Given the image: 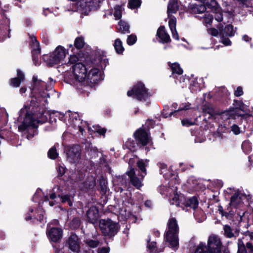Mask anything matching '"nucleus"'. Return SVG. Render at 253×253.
I'll return each instance as SVG.
<instances>
[{
	"label": "nucleus",
	"mask_w": 253,
	"mask_h": 253,
	"mask_svg": "<svg viewBox=\"0 0 253 253\" xmlns=\"http://www.w3.org/2000/svg\"><path fill=\"white\" fill-rule=\"evenodd\" d=\"M49 80L50 83L46 85L45 91V83L38 80L37 76H33L31 88L33 97L30 102L25 104L19 112L17 122L20 124L18 126V130L22 133H27L26 137L28 140L38 134L39 124L46 122L50 116L48 111L39 107L41 104L47 103V99L49 97L47 90L52 88L55 83L51 78Z\"/></svg>",
	"instance_id": "1"
},
{
	"label": "nucleus",
	"mask_w": 253,
	"mask_h": 253,
	"mask_svg": "<svg viewBox=\"0 0 253 253\" xmlns=\"http://www.w3.org/2000/svg\"><path fill=\"white\" fill-rule=\"evenodd\" d=\"M79 53L70 55L68 64H72V72L65 75L66 82L74 86L82 92H88L95 85L101 80V69H104L108 63V59L102 52L95 53V58L92 61L90 65H85L82 63H77L79 61L77 56Z\"/></svg>",
	"instance_id": "2"
},
{
	"label": "nucleus",
	"mask_w": 253,
	"mask_h": 253,
	"mask_svg": "<svg viewBox=\"0 0 253 253\" xmlns=\"http://www.w3.org/2000/svg\"><path fill=\"white\" fill-rule=\"evenodd\" d=\"M160 173L163 174L168 183L160 186V191L162 195L169 197V203L171 205L181 207L183 210L188 211L189 209L195 210L197 208L199 202L196 197L185 198L179 196L177 192L178 178L177 173L171 169H168L167 166L164 164H160Z\"/></svg>",
	"instance_id": "3"
},
{
	"label": "nucleus",
	"mask_w": 253,
	"mask_h": 253,
	"mask_svg": "<svg viewBox=\"0 0 253 253\" xmlns=\"http://www.w3.org/2000/svg\"><path fill=\"white\" fill-rule=\"evenodd\" d=\"M59 115L60 120H62L65 116L66 118L69 117V123L70 126L74 128L75 130L80 132L82 135L85 134L86 129L89 135H93L97 133L100 135H104L106 130L104 128H102L97 125H93L92 127L85 121L81 120L78 114L73 112H68L65 115L56 113Z\"/></svg>",
	"instance_id": "4"
},
{
	"label": "nucleus",
	"mask_w": 253,
	"mask_h": 253,
	"mask_svg": "<svg viewBox=\"0 0 253 253\" xmlns=\"http://www.w3.org/2000/svg\"><path fill=\"white\" fill-rule=\"evenodd\" d=\"M168 228L164 238L169 243V247L176 250L179 247V227L175 218H170L167 224Z\"/></svg>",
	"instance_id": "5"
},
{
	"label": "nucleus",
	"mask_w": 253,
	"mask_h": 253,
	"mask_svg": "<svg viewBox=\"0 0 253 253\" xmlns=\"http://www.w3.org/2000/svg\"><path fill=\"white\" fill-rule=\"evenodd\" d=\"M149 160H139L137 162V165L139 168V177L136 176L134 169L131 167L129 168V170L126 172L131 184L137 188L142 186V180L146 175V167L148 165Z\"/></svg>",
	"instance_id": "6"
},
{
	"label": "nucleus",
	"mask_w": 253,
	"mask_h": 253,
	"mask_svg": "<svg viewBox=\"0 0 253 253\" xmlns=\"http://www.w3.org/2000/svg\"><path fill=\"white\" fill-rule=\"evenodd\" d=\"M252 196L247 190H237L231 196L230 207L235 209L242 207L243 205H249L252 203Z\"/></svg>",
	"instance_id": "7"
},
{
	"label": "nucleus",
	"mask_w": 253,
	"mask_h": 253,
	"mask_svg": "<svg viewBox=\"0 0 253 253\" xmlns=\"http://www.w3.org/2000/svg\"><path fill=\"white\" fill-rule=\"evenodd\" d=\"M127 96L136 98L140 101H145L146 105L150 103L149 101L151 93L148 91L145 85L142 83H138L127 93Z\"/></svg>",
	"instance_id": "8"
},
{
	"label": "nucleus",
	"mask_w": 253,
	"mask_h": 253,
	"mask_svg": "<svg viewBox=\"0 0 253 253\" xmlns=\"http://www.w3.org/2000/svg\"><path fill=\"white\" fill-rule=\"evenodd\" d=\"M68 50L61 45H58L49 55L44 56L43 59L50 66L60 63L62 64L68 53Z\"/></svg>",
	"instance_id": "9"
},
{
	"label": "nucleus",
	"mask_w": 253,
	"mask_h": 253,
	"mask_svg": "<svg viewBox=\"0 0 253 253\" xmlns=\"http://www.w3.org/2000/svg\"><path fill=\"white\" fill-rule=\"evenodd\" d=\"M99 227L104 236L113 237L119 231L120 227L118 223L110 219H101Z\"/></svg>",
	"instance_id": "10"
},
{
	"label": "nucleus",
	"mask_w": 253,
	"mask_h": 253,
	"mask_svg": "<svg viewBox=\"0 0 253 253\" xmlns=\"http://www.w3.org/2000/svg\"><path fill=\"white\" fill-rule=\"evenodd\" d=\"M218 29L221 42L226 46L230 45L231 42L228 37L234 36L236 28L234 30L233 26L230 24L226 25L224 28L222 25L220 24L218 26Z\"/></svg>",
	"instance_id": "11"
},
{
	"label": "nucleus",
	"mask_w": 253,
	"mask_h": 253,
	"mask_svg": "<svg viewBox=\"0 0 253 253\" xmlns=\"http://www.w3.org/2000/svg\"><path fill=\"white\" fill-rule=\"evenodd\" d=\"M67 161L70 163H76L81 158V149L78 145L69 146L65 148Z\"/></svg>",
	"instance_id": "12"
},
{
	"label": "nucleus",
	"mask_w": 253,
	"mask_h": 253,
	"mask_svg": "<svg viewBox=\"0 0 253 253\" xmlns=\"http://www.w3.org/2000/svg\"><path fill=\"white\" fill-rule=\"evenodd\" d=\"M222 243L219 237L215 235L209 236L207 248L210 253H221Z\"/></svg>",
	"instance_id": "13"
},
{
	"label": "nucleus",
	"mask_w": 253,
	"mask_h": 253,
	"mask_svg": "<svg viewBox=\"0 0 253 253\" xmlns=\"http://www.w3.org/2000/svg\"><path fill=\"white\" fill-rule=\"evenodd\" d=\"M135 139L142 146L151 145L150 132L148 129L140 128L134 133Z\"/></svg>",
	"instance_id": "14"
},
{
	"label": "nucleus",
	"mask_w": 253,
	"mask_h": 253,
	"mask_svg": "<svg viewBox=\"0 0 253 253\" xmlns=\"http://www.w3.org/2000/svg\"><path fill=\"white\" fill-rule=\"evenodd\" d=\"M62 230L60 228H51L47 230V235L50 240L53 242H57L62 237Z\"/></svg>",
	"instance_id": "15"
},
{
	"label": "nucleus",
	"mask_w": 253,
	"mask_h": 253,
	"mask_svg": "<svg viewBox=\"0 0 253 253\" xmlns=\"http://www.w3.org/2000/svg\"><path fill=\"white\" fill-rule=\"evenodd\" d=\"M67 243L69 248L74 252L78 253L80 251V245L78 237L75 234H72L69 237Z\"/></svg>",
	"instance_id": "16"
},
{
	"label": "nucleus",
	"mask_w": 253,
	"mask_h": 253,
	"mask_svg": "<svg viewBox=\"0 0 253 253\" xmlns=\"http://www.w3.org/2000/svg\"><path fill=\"white\" fill-rule=\"evenodd\" d=\"M34 211V210L33 209H30L29 210V212L25 217V219L27 221H28L30 219H32L33 217L34 218L37 219L40 222L44 221V211H42V209L39 208L36 211L37 214H32L31 213H33Z\"/></svg>",
	"instance_id": "17"
},
{
	"label": "nucleus",
	"mask_w": 253,
	"mask_h": 253,
	"mask_svg": "<svg viewBox=\"0 0 253 253\" xmlns=\"http://www.w3.org/2000/svg\"><path fill=\"white\" fill-rule=\"evenodd\" d=\"M84 44V39L82 37H77L74 42V46L73 44H70L68 45V49H71L72 52L74 53H79L80 49L82 48Z\"/></svg>",
	"instance_id": "18"
},
{
	"label": "nucleus",
	"mask_w": 253,
	"mask_h": 253,
	"mask_svg": "<svg viewBox=\"0 0 253 253\" xmlns=\"http://www.w3.org/2000/svg\"><path fill=\"white\" fill-rule=\"evenodd\" d=\"M86 216L88 221L92 224L96 222L99 217L98 211L96 207L92 206L87 211Z\"/></svg>",
	"instance_id": "19"
},
{
	"label": "nucleus",
	"mask_w": 253,
	"mask_h": 253,
	"mask_svg": "<svg viewBox=\"0 0 253 253\" xmlns=\"http://www.w3.org/2000/svg\"><path fill=\"white\" fill-rule=\"evenodd\" d=\"M157 36L159 39V42L165 43L170 42L169 35L165 30L164 26H160L157 30Z\"/></svg>",
	"instance_id": "20"
},
{
	"label": "nucleus",
	"mask_w": 253,
	"mask_h": 253,
	"mask_svg": "<svg viewBox=\"0 0 253 253\" xmlns=\"http://www.w3.org/2000/svg\"><path fill=\"white\" fill-rule=\"evenodd\" d=\"M191 104L189 102L183 103L180 104L177 110L171 111L170 112V116H173L176 118L179 117L183 115V111H186L191 108Z\"/></svg>",
	"instance_id": "21"
},
{
	"label": "nucleus",
	"mask_w": 253,
	"mask_h": 253,
	"mask_svg": "<svg viewBox=\"0 0 253 253\" xmlns=\"http://www.w3.org/2000/svg\"><path fill=\"white\" fill-rule=\"evenodd\" d=\"M17 78H14L10 80V85L13 87H18L21 83L25 79L24 73L19 69L17 70Z\"/></svg>",
	"instance_id": "22"
},
{
	"label": "nucleus",
	"mask_w": 253,
	"mask_h": 253,
	"mask_svg": "<svg viewBox=\"0 0 253 253\" xmlns=\"http://www.w3.org/2000/svg\"><path fill=\"white\" fill-rule=\"evenodd\" d=\"M176 19L174 17H170L169 21V25L171 31L172 37L175 40H179V36L176 29Z\"/></svg>",
	"instance_id": "23"
},
{
	"label": "nucleus",
	"mask_w": 253,
	"mask_h": 253,
	"mask_svg": "<svg viewBox=\"0 0 253 253\" xmlns=\"http://www.w3.org/2000/svg\"><path fill=\"white\" fill-rule=\"evenodd\" d=\"M168 64L172 72L173 78H175V76H180L182 74L183 70L178 63L174 62L171 63L170 62H169Z\"/></svg>",
	"instance_id": "24"
},
{
	"label": "nucleus",
	"mask_w": 253,
	"mask_h": 253,
	"mask_svg": "<svg viewBox=\"0 0 253 253\" xmlns=\"http://www.w3.org/2000/svg\"><path fill=\"white\" fill-rule=\"evenodd\" d=\"M206 7L211 10H219V5L215 0H199Z\"/></svg>",
	"instance_id": "25"
},
{
	"label": "nucleus",
	"mask_w": 253,
	"mask_h": 253,
	"mask_svg": "<svg viewBox=\"0 0 253 253\" xmlns=\"http://www.w3.org/2000/svg\"><path fill=\"white\" fill-rule=\"evenodd\" d=\"M120 190L123 203H128L132 205L134 204V202L131 197L130 192L129 190L125 191L122 188H121Z\"/></svg>",
	"instance_id": "26"
},
{
	"label": "nucleus",
	"mask_w": 253,
	"mask_h": 253,
	"mask_svg": "<svg viewBox=\"0 0 253 253\" xmlns=\"http://www.w3.org/2000/svg\"><path fill=\"white\" fill-rule=\"evenodd\" d=\"M30 46L32 54H40V43L34 36L32 37L31 38Z\"/></svg>",
	"instance_id": "27"
},
{
	"label": "nucleus",
	"mask_w": 253,
	"mask_h": 253,
	"mask_svg": "<svg viewBox=\"0 0 253 253\" xmlns=\"http://www.w3.org/2000/svg\"><path fill=\"white\" fill-rule=\"evenodd\" d=\"M190 8L193 13L199 14L204 13L207 8L203 3L192 4L190 5Z\"/></svg>",
	"instance_id": "28"
},
{
	"label": "nucleus",
	"mask_w": 253,
	"mask_h": 253,
	"mask_svg": "<svg viewBox=\"0 0 253 253\" xmlns=\"http://www.w3.org/2000/svg\"><path fill=\"white\" fill-rule=\"evenodd\" d=\"M59 189L60 187L59 186L54 187L53 189L54 192L50 195L49 198L47 196H45L44 197V201H49V205L51 207L53 206L55 204V203L57 202V200H55L56 199V195L55 193L57 192V191L59 190Z\"/></svg>",
	"instance_id": "29"
},
{
	"label": "nucleus",
	"mask_w": 253,
	"mask_h": 253,
	"mask_svg": "<svg viewBox=\"0 0 253 253\" xmlns=\"http://www.w3.org/2000/svg\"><path fill=\"white\" fill-rule=\"evenodd\" d=\"M178 9V5L177 0H171L168 4V14L169 17L170 14L175 13Z\"/></svg>",
	"instance_id": "30"
},
{
	"label": "nucleus",
	"mask_w": 253,
	"mask_h": 253,
	"mask_svg": "<svg viewBox=\"0 0 253 253\" xmlns=\"http://www.w3.org/2000/svg\"><path fill=\"white\" fill-rule=\"evenodd\" d=\"M203 111L205 116H208V119H212L214 118V111L213 108L210 105H205L203 107Z\"/></svg>",
	"instance_id": "31"
},
{
	"label": "nucleus",
	"mask_w": 253,
	"mask_h": 253,
	"mask_svg": "<svg viewBox=\"0 0 253 253\" xmlns=\"http://www.w3.org/2000/svg\"><path fill=\"white\" fill-rule=\"evenodd\" d=\"M8 115L4 108L0 109V127L5 126L8 121Z\"/></svg>",
	"instance_id": "32"
},
{
	"label": "nucleus",
	"mask_w": 253,
	"mask_h": 253,
	"mask_svg": "<svg viewBox=\"0 0 253 253\" xmlns=\"http://www.w3.org/2000/svg\"><path fill=\"white\" fill-rule=\"evenodd\" d=\"M85 149L91 157H93L97 155V149L96 147L93 146L92 144L88 142L86 143Z\"/></svg>",
	"instance_id": "33"
},
{
	"label": "nucleus",
	"mask_w": 253,
	"mask_h": 253,
	"mask_svg": "<svg viewBox=\"0 0 253 253\" xmlns=\"http://www.w3.org/2000/svg\"><path fill=\"white\" fill-rule=\"evenodd\" d=\"M175 82L176 84H179L181 87L183 88L189 83V80L183 76H175Z\"/></svg>",
	"instance_id": "34"
},
{
	"label": "nucleus",
	"mask_w": 253,
	"mask_h": 253,
	"mask_svg": "<svg viewBox=\"0 0 253 253\" xmlns=\"http://www.w3.org/2000/svg\"><path fill=\"white\" fill-rule=\"evenodd\" d=\"M194 253H210L205 243L200 242L196 247Z\"/></svg>",
	"instance_id": "35"
},
{
	"label": "nucleus",
	"mask_w": 253,
	"mask_h": 253,
	"mask_svg": "<svg viewBox=\"0 0 253 253\" xmlns=\"http://www.w3.org/2000/svg\"><path fill=\"white\" fill-rule=\"evenodd\" d=\"M114 48L116 52L118 54H121L124 50V48L123 46V43L120 39H116L113 44Z\"/></svg>",
	"instance_id": "36"
},
{
	"label": "nucleus",
	"mask_w": 253,
	"mask_h": 253,
	"mask_svg": "<svg viewBox=\"0 0 253 253\" xmlns=\"http://www.w3.org/2000/svg\"><path fill=\"white\" fill-rule=\"evenodd\" d=\"M189 88L190 91L193 93H196L201 90V86L197 80L192 81Z\"/></svg>",
	"instance_id": "37"
},
{
	"label": "nucleus",
	"mask_w": 253,
	"mask_h": 253,
	"mask_svg": "<svg viewBox=\"0 0 253 253\" xmlns=\"http://www.w3.org/2000/svg\"><path fill=\"white\" fill-rule=\"evenodd\" d=\"M119 25L120 26V30L123 34L129 33L130 31L129 25L124 21H120L119 22Z\"/></svg>",
	"instance_id": "38"
},
{
	"label": "nucleus",
	"mask_w": 253,
	"mask_h": 253,
	"mask_svg": "<svg viewBox=\"0 0 253 253\" xmlns=\"http://www.w3.org/2000/svg\"><path fill=\"white\" fill-rule=\"evenodd\" d=\"M242 149L245 153L249 154L252 149V144L249 141H244L242 145Z\"/></svg>",
	"instance_id": "39"
},
{
	"label": "nucleus",
	"mask_w": 253,
	"mask_h": 253,
	"mask_svg": "<svg viewBox=\"0 0 253 253\" xmlns=\"http://www.w3.org/2000/svg\"><path fill=\"white\" fill-rule=\"evenodd\" d=\"M234 105L237 109L241 110L244 113L246 112L247 106L245 105L242 101L240 100H234Z\"/></svg>",
	"instance_id": "40"
},
{
	"label": "nucleus",
	"mask_w": 253,
	"mask_h": 253,
	"mask_svg": "<svg viewBox=\"0 0 253 253\" xmlns=\"http://www.w3.org/2000/svg\"><path fill=\"white\" fill-rule=\"evenodd\" d=\"M99 185L101 192L105 194L107 191V181L103 177H101L99 179Z\"/></svg>",
	"instance_id": "41"
},
{
	"label": "nucleus",
	"mask_w": 253,
	"mask_h": 253,
	"mask_svg": "<svg viewBox=\"0 0 253 253\" xmlns=\"http://www.w3.org/2000/svg\"><path fill=\"white\" fill-rule=\"evenodd\" d=\"M123 7L122 5H116L114 7V15L116 19H120L122 15Z\"/></svg>",
	"instance_id": "42"
},
{
	"label": "nucleus",
	"mask_w": 253,
	"mask_h": 253,
	"mask_svg": "<svg viewBox=\"0 0 253 253\" xmlns=\"http://www.w3.org/2000/svg\"><path fill=\"white\" fill-rule=\"evenodd\" d=\"M224 235L227 238H231L234 236V234L232 232L230 226L225 225L223 227Z\"/></svg>",
	"instance_id": "43"
},
{
	"label": "nucleus",
	"mask_w": 253,
	"mask_h": 253,
	"mask_svg": "<svg viewBox=\"0 0 253 253\" xmlns=\"http://www.w3.org/2000/svg\"><path fill=\"white\" fill-rule=\"evenodd\" d=\"M141 4V0H129L128 1V7L132 9H137Z\"/></svg>",
	"instance_id": "44"
},
{
	"label": "nucleus",
	"mask_w": 253,
	"mask_h": 253,
	"mask_svg": "<svg viewBox=\"0 0 253 253\" xmlns=\"http://www.w3.org/2000/svg\"><path fill=\"white\" fill-rule=\"evenodd\" d=\"M85 244L90 248H95L99 245V241L96 240L86 239L85 241Z\"/></svg>",
	"instance_id": "45"
},
{
	"label": "nucleus",
	"mask_w": 253,
	"mask_h": 253,
	"mask_svg": "<svg viewBox=\"0 0 253 253\" xmlns=\"http://www.w3.org/2000/svg\"><path fill=\"white\" fill-rule=\"evenodd\" d=\"M238 250L237 253H247L244 242L241 239H238Z\"/></svg>",
	"instance_id": "46"
},
{
	"label": "nucleus",
	"mask_w": 253,
	"mask_h": 253,
	"mask_svg": "<svg viewBox=\"0 0 253 253\" xmlns=\"http://www.w3.org/2000/svg\"><path fill=\"white\" fill-rule=\"evenodd\" d=\"M58 154L57 152L56 149L55 147L51 148L48 152V156L49 158L51 159H55L58 156Z\"/></svg>",
	"instance_id": "47"
},
{
	"label": "nucleus",
	"mask_w": 253,
	"mask_h": 253,
	"mask_svg": "<svg viewBox=\"0 0 253 253\" xmlns=\"http://www.w3.org/2000/svg\"><path fill=\"white\" fill-rule=\"evenodd\" d=\"M58 196L60 198L62 203L67 202L70 206H72V203L70 198V196L68 195H61L58 194Z\"/></svg>",
	"instance_id": "48"
},
{
	"label": "nucleus",
	"mask_w": 253,
	"mask_h": 253,
	"mask_svg": "<svg viewBox=\"0 0 253 253\" xmlns=\"http://www.w3.org/2000/svg\"><path fill=\"white\" fill-rule=\"evenodd\" d=\"M150 240H151L149 238L148 239H147V247L148 249L151 251V252H153L155 250L156 247V243L155 241H151Z\"/></svg>",
	"instance_id": "49"
},
{
	"label": "nucleus",
	"mask_w": 253,
	"mask_h": 253,
	"mask_svg": "<svg viewBox=\"0 0 253 253\" xmlns=\"http://www.w3.org/2000/svg\"><path fill=\"white\" fill-rule=\"evenodd\" d=\"M56 169L58 175L60 176L63 175L66 170V169L63 164H58L57 166Z\"/></svg>",
	"instance_id": "50"
},
{
	"label": "nucleus",
	"mask_w": 253,
	"mask_h": 253,
	"mask_svg": "<svg viewBox=\"0 0 253 253\" xmlns=\"http://www.w3.org/2000/svg\"><path fill=\"white\" fill-rule=\"evenodd\" d=\"M86 185L87 188L91 189L93 188L96 185V181L95 178L93 176H91L88 179V181L86 182Z\"/></svg>",
	"instance_id": "51"
},
{
	"label": "nucleus",
	"mask_w": 253,
	"mask_h": 253,
	"mask_svg": "<svg viewBox=\"0 0 253 253\" xmlns=\"http://www.w3.org/2000/svg\"><path fill=\"white\" fill-rule=\"evenodd\" d=\"M214 13V18L218 22H220L223 19L222 14L221 12V9L220 7L219 6V10L216 11V10H212Z\"/></svg>",
	"instance_id": "52"
},
{
	"label": "nucleus",
	"mask_w": 253,
	"mask_h": 253,
	"mask_svg": "<svg viewBox=\"0 0 253 253\" xmlns=\"http://www.w3.org/2000/svg\"><path fill=\"white\" fill-rule=\"evenodd\" d=\"M136 37L135 35L131 34L128 36L127 39V43L129 45L134 44L136 42Z\"/></svg>",
	"instance_id": "53"
},
{
	"label": "nucleus",
	"mask_w": 253,
	"mask_h": 253,
	"mask_svg": "<svg viewBox=\"0 0 253 253\" xmlns=\"http://www.w3.org/2000/svg\"><path fill=\"white\" fill-rule=\"evenodd\" d=\"M181 124L183 126L188 127L195 124V121L188 119H185L181 120Z\"/></svg>",
	"instance_id": "54"
},
{
	"label": "nucleus",
	"mask_w": 253,
	"mask_h": 253,
	"mask_svg": "<svg viewBox=\"0 0 253 253\" xmlns=\"http://www.w3.org/2000/svg\"><path fill=\"white\" fill-rule=\"evenodd\" d=\"M42 195V190L41 189H38L33 197V201L37 202H38L39 204H41V202L39 201V197Z\"/></svg>",
	"instance_id": "55"
},
{
	"label": "nucleus",
	"mask_w": 253,
	"mask_h": 253,
	"mask_svg": "<svg viewBox=\"0 0 253 253\" xmlns=\"http://www.w3.org/2000/svg\"><path fill=\"white\" fill-rule=\"evenodd\" d=\"M208 33L210 35H211L214 37L217 36L218 35H219V30H217V29L214 28H210L208 29Z\"/></svg>",
	"instance_id": "56"
},
{
	"label": "nucleus",
	"mask_w": 253,
	"mask_h": 253,
	"mask_svg": "<svg viewBox=\"0 0 253 253\" xmlns=\"http://www.w3.org/2000/svg\"><path fill=\"white\" fill-rule=\"evenodd\" d=\"M239 115L242 117V119L247 122H248V121L253 119V116H252V115L242 113L239 114Z\"/></svg>",
	"instance_id": "57"
},
{
	"label": "nucleus",
	"mask_w": 253,
	"mask_h": 253,
	"mask_svg": "<svg viewBox=\"0 0 253 253\" xmlns=\"http://www.w3.org/2000/svg\"><path fill=\"white\" fill-rule=\"evenodd\" d=\"M231 131L235 135L239 134L241 132L240 127L236 125H233L231 126Z\"/></svg>",
	"instance_id": "58"
},
{
	"label": "nucleus",
	"mask_w": 253,
	"mask_h": 253,
	"mask_svg": "<svg viewBox=\"0 0 253 253\" xmlns=\"http://www.w3.org/2000/svg\"><path fill=\"white\" fill-rule=\"evenodd\" d=\"M205 19L207 24H211L213 20V16L210 14H206Z\"/></svg>",
	"instance_id": "59"
},
{
	"label": "nucleus",
	"mask_w": 253,
	"mask_h": 253,
	"mask_svg": "<svg viewBox=\"0 0 253 253\" xmlns=\"http://www.w3.org/2000/svg\"><path fill=\"white\" fill-rule=\"evenodd\" d=\"M80 221L77 218L74 219L71 222V226H72L73 228H78L80 226Z\"/></svg>",
	"instance_id": "60"
},
{
	"label": "nucleus",
	"mask_w": 253,
	"mask_h": 253,
	"mask_svg": "<svg viewBox=\"0 0 253 253\" xmlns=\"http://www.w3.org/2000/svg\"><path fill=\"white\" fill-rule=\"evenodd\" d=\"M39 54H32L33 61V62H34V64L36 66H38L40 64V60L39 59V58L38 57V55Z\"/></svg>",
	"instance_id": "61"
},
{
	"label": "nucleus",
	"mask_w": 253,
	"mask_h": 253,
	"mask_svg": "<svg viewBox=\"0 0 253 253\" xmlns=\"http://www.w3.org/2000/svg\"><path fill=\"white\" fill-rule=\"evenodd\" d=\"M243 94V88L241 86H238L234 92V95L236 96H240Z\"/></svg>",
	"instance_id": "62"
},
{
	"label": "nucleus",
	"mask_w": 253,
	"mask_h": 253,
	"mask_svg": "<svg viewBox=\"0 0 253 253\" xmlns=\"http://www.w3.org/2000/svg\"><path fill=\"white\" fill-rule=\"evenodd\" d=\"M83 178V175L82 174L80 175L78 177H77L76 173L73 174L71 176V179L72 180H75V182H78V181L81 180V179Z\"/></svg>",
	"instance_id": "63"
},
{
	"label": "nucleus",
	"mask_w": 253,
	"mask_h": 253,
	"mask_svg": "<svg viewBox=\"0 0 253 253\" xmlns=\"http://www.w3.org/2000/svg\"><path fill=\"white\" fill-rule=\"evenodd\" d=\"M110 248L108 247H102L98 250V253H109Z\"/></svg>",
	"instance_id": "64"
}]
</instances>
